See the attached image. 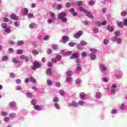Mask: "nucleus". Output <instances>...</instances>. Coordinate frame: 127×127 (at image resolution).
Masks as SVG:
<instances>
[{"instance_id":"1","label":"nucleus","mask_w":127,"mask_h":127,"mask_svg":"<svg viewBox=\"0 0 127 127\" xmlns=\"http://www.w3.org/2000/svg\"><path fill=\"white\" fill-rule=\"evenodd\" d=\"M67 13L66 12H61L59 15L58 17L59 19L62 20V22H67L68 19L66 18Z\"/></svg>"},{"instance_id":"2","label":"nucleus","mask_w":127,"mask_h":127,"mask_svg":"<svg viewBox=\"0 0 127 127\" xmlns=\"http://www.w3.org/2000/svg\"><path fill=\"white\" fill-rule=\"evenodd\" d=\"M40 67H41V64L38 62L35 61L34 63L33 66L32 67V69L36 70V68H40Z\"/></svg>"},{"instance_id":"3","label":"nucleus","mask_w":127,"mask_h":127,"mask_svg":"<svg viewBox=\"0 0 127 127\" xmlns=\"http://www.w3.org/2000/svg\"><path fill=\"white\" fill-rule=\"evenodd\" d=\"M82 34H83V32L81 31H80L77 33V34H75L74 36V38L77 39L80 37V36H82Z\"/></svg>"},{"instance_id":"4","label":"nucleus","mask_w":127,"mask_h":127,"mask_svg":"<svg viewBox=\"0 0 127 127\" xmlns=\"http://www.w3.org/2000/svg\"><path fill=\"white\" fill-rule=\"evenodd\" d=\"M74 107L75 108H77L78 107V104H77L76 102H72L71 103H69L68 105V107L70 108V107Z\"/></svg>"},{"instance_id":"5","label":"nucleus","mask_w":127,"mask_h":127,"mask_svg":"<svg viewBox=\"0 0 127 127\" xmlns=\"http://www.w3.org/2000/svg\"><path fill=\"white\" fill-rule=\"evenodd\" d=\"M78 57H79V54L78 53H75L70 57V59H77Z\"/></svg>"},{"instance_id":"6","label":"nucleus","mask_w":127,"mask_h":127,"mask_svg":"<svg viewBox=\"0 0 127 127\" xmlns=\"http://www.w3.org/2000/svg\"><path fill=\"white\" fill-rule=\"evenodd\" d=\"M69 11L73 14V16H77L78 13L77 12H75V9L71 8L69 9Z\"/></svg>"},{"instance_id":"7","label":"nucleus","mask_w":127,"mask_h":127,"mask_svg":"<svg viewBox=\"0 0 127 127\" xmlns=\"http://www.w3.org/2000/svg\"><path fill=\"white\" fill-rule=\"evenodd\" d=\"M63 40H64V43H66L69 41V37L67 36H64L62 37Z\"/></svg>"},{"instance_id":"8","label":"nucleus","mask_w":127,"mask_h":127,"mask_svg":"<svg viewBox=\"0 0 127 127\" xmlns=\"http://www.w3.org/2000/svg\"><path fill=\"white\" fill-rule=\"evenodd\" d=\"M10 18L11 19H13L14 20H17L18 19V18L17 17V16L15 14L12 13L10 15Z\"/></svg>"},{"instance_id":"9","label":"nucleus","mask_w":127,"mask_h":127,"mask_svg":"<svg viewBox=\"0 0 127 127\" xmlns=\"http://www.w3.org/2000/svg\"><path fill=\"white\" fill-rule=\"evenodd\" d=\"M85 13H86V16H88V17H89L90 18H94V16L92 14H91V12L86 11Z\"/></svg>"},{"instance_id":"10","label":"nucleus","mask_w":127,"mask_h":127,"mask_svg":"<svg viewBox=\"0 0 127 127\" xmlns=\"http://www.w3.org/2000/svg\"><path fill=\"white\" fill-rule=\"evenodd\" d=\"M80 97L82 100H85V97H86V94L84 92H81L80 94Z\"/></svg>"},{"instance_id":"11","label":"nucleus","mask_w":127,"mask_h":127,"mask_svg":"<svg viewBox=\"0 0 127 127\" xmlns=\"http://www.w3.org/2000/svg\"><path fill=\"white\" fill-rule=\"evenodd\" d=\"M47 75H48L49 76H51V75L52 74V69H51V68H48L47 70Z\"/></svg>"},{"instance_id":"12","label":"nucleus","mask_w":127,"mask_h":127,"mask_svg":"<svg viewBox=\"0 0 127 127\" xmlns=\"http://www.w3.org/2000/svg\"><path fill=\"white\" fill-rule=\"evenodd\" d=\"M100 69L103 71H107V67L104 64H101L100 65Z\"/></svg>"},{"instance_id":"13","label":"nucleus","mask_w":127,"mask_h":127,"mask_svg":"<svg viewBox=\"0 0 127 127\" xmlns=\"http://www.w3.org/2000/svg\"><path fill=\"white\" fill-rule=\"evenodd\" d=\"M90 56L92 60H95V59H96V55H95V54L91 53Z\"/></svg>"},{"instance_id":"14","label":"nucleus","mask_w":127,"mask_h":127,"mask_svg":"<svg viewBox=\"0 0 127 127\" xmlns=\"http://www.w3.org/2000/svg\"><path fill=\"white\" fill-rule=\"evenodd\" d=\"M107 30H109L110 32H112V31H114V28L111 26H107Z\"/></svg>"},{"instance_id":"15","label":"nucleus","mask_w":127,"mask_h":127,"mask_svg":"<svg viewBox=\"0 0 127 127\" xmlns=\"http://www.w3.org/2000/svg\"><path fill=\"white\" fill-rule=\"evenodd\" d=\"M118 27H120V28H122L124 26V24L123 23V22H120L118 23Z\"/></svg>"},{"instance_id":"16","label":"nucleus","mask_w":127,"mask_h":127,"mask_svg":"<svg viewBox=\"0 0 127 127\" xmlns=\"http://www.w3.org/2000/svg\"><path fill=\"white\" fill-rule=\"evenodd\" d=\"M35 26V23H31L29 25V28H34V27Z\"/></svg>"},{"instance_id":"17","label":"nucleus","mask_w":127,"mask_h":127,"mask_svg":"<svg viewBox=\"0 0 127 127\" xmlns=\"http://www.w3.org/2000/svg\"><path fill=\"white\" fill-rule=\"evenodd\" d=\"M9 106L11 107H15L16 104L14 102H11L9 103Z\"/></svg>"},{"instance_id":"18","label":"nucleus","mask_w":127,"mask_h":127,"mask_svg":"<svg viewBox=\"0 0 127 127\" xmlns=\"http://www.w3.org/2000/svg\"><path fill=\"white\" fill-rule=\"evenodd\" d=\"M72 54V52L71 51H68L66 53H64V56H70Z\"/></svg>"},{"instance_id":"19","label":"nucleus","mask_w":127,"mask_h":127,"mask_svg":"<svg viewBox=\"0 0 127 127\" xmlns=\"http://www.w3.org/2000/svg\"><path fill=\"white\" fill-rule=\"evenodd\" d=\"M122 16H126L127 15V11H123L121 14Z\"/></svg>"},{"instance_id":"20","label":"nucleus","mask_w":127,"mask_h":127,"mask_svg":"<svg viewBox=\"0 0 127 127\" xmlns=\"http://www.w3.org/2000/svg\"><path fill=\"white\" fill-rule=\"evenodd\" d=\"M8 60V57L7 56H4L2 58V61H6Z\"/></svg>"},{"instance_id":"21","label":"nucleus","mask_w":127,"mask_h":127,"mask_svg":"<svg viewBox=\"0 0 127 127\" xmlns=\"http://www.w3.org/2000/svg\"><path fill=\"white\" fill-rule=\"evenodd\" d=\"M1 27L2 28H4V29H5L7 27V25H6V24L3 23L1 24Z\"/></svg>"},{"instance_id":"22","label":"nucleus","mask_w":127,"mask_h":127,"mask_svg":"<svg viewBox=\"0 0 127 127\" xmlns=\"http://www.w3.org/2000/svg\"><path fill=\"white\" fill-rule=\"evenodd\" d=\"M15 116H16V114H15L14 113H10L9 114V116L11 118H14Z\"/></svg>"},{"instance_id":"23","label":"nucleus","mask_w":127,"mask_h":127,"mask_svg":"<svg viewBox=\"0 0 127 127\" xmlns=\"http://www.w3.org/2000/svg\"><path fill=\"white\" fill-rule=\"evenodd\" d=\"M24 44V43L22 41H19L17 42V45H19V46L23 45Z\"/></svg>"},{"instance_id":"24","label":"nucleus","mask_w":127,"mask_h":127,"mask_svg":"<svg viewBox=\"0 0 127 127\" xmlns=\"http://www.w3.org/2000/svg\"><path fill=\"white\" fill-rule=\"evenodd\" d=\"M34 109H35V110H37V111H40V107H39L38 105L34 106Z\"/></svg>"},{"instance_id":"25","label":"nucleus","mask_w":127,"mask_h":127,"mask_svg":"<svg viewBox=\"0 0 127 127\" xmlns=\"http://www.w3.org/2000/svg\"><path fill=\"white\" fill-rule=\"evenodd\" d=\"M66 75L67 76H72V75H73V72L71 71H68L66 72Z\"/></svg>"},{"instance_id":"26","label":"nucleus","mask_w":127,"mask_h":127,"mask_svg":"<svg viewBox=\"0 0 127 127\" xmlns=\"http://www.w3.org/2000/svg\"><path fill=\"white\" fill-rule=\"evenodd\" d=\"M56 58L58 60L60 61L61 59H62V56H61L60 55H57Z\"/></svg>"},{"instance_id":"27","label":"nucleus","mask_w":127,"mask_h":127,"mask_svg":"<svg viewBox=\"0 0 127 127\" xmlns=\"http://www.w3.org/2000/svg\"><path fill=\"white\" fill-rule=\"evenodd\" d=\"M66 82H70L72 81V77H66Z\"/></svg>"},{"instance_id":"28","label":"nucleus","mask_w":127,"mask_h":127,"mask_svg":"<svg viewBox=\"0 0 127 127\" xmlns=\"http://www.w3.org/2000/svg\"><path fill=\"white\" fill-rule=\"evenodd\" d=\"M30 79L32 83H33L34 84H35L36 83V80H35V79H34V78L30 77Z\"/></svg>"},{"instance_id":"29","label":"nucleus","mask_w":127,"mask_h":127,"mask_svg":"<svg viewBox=\"0 0 127 127\" xmlns=\"http://www.w3.org/2000/svg\"><path fill=\"white\" fill-rule=\"evenodd\" d=\"M53 101L54 102H55V103H58V102H59L58 97H54V98L53 99Z\"/></svg>"},{"instance_id":"30","label":"nucleus","mask_w":127,"mask_h":127,"mask_svg":"<svg viewBox=\"0 0 127 127\" xmlns=\"http://www.w3.org/2000/svg\"><path fill=\"white\" fill-rule=\"evenodd\" d=\"M3 120L5 122V123H7V122H9V117H6L4 118Z\"/></svg>"},{"instance_id":"31","label":"nucleus","mask_w":127,"mask_h":127,"mask_svg":"<svg viewBox=\"0 0 127 127\" xmlns=\"http://www.w3.org/2000/svg\"><path fill=\"white\" fill-rule=\"evenodd\" d=\"M52 48L54 49V50H57V49H58V46L57 45H54Z\"/></svg>"},{"instance_id":"32","label":"nucleus","mask_w":127,"mask_h":127,"mask_svg":"<svg viewBox=\"0 0 127 127\" xmlns=\"http://www.w3.org/2000/svg\"><path fill=\"white\" fill-rule=\"evenodd\" d=\"M31 104L33 105V106H35L36 104V100L35 99H33L31 102Z\"/></svg>"},{"instance_id":"33","label":"nucleus","mask_w":127,"mask_h":127,"mask_svg":"<svg viewBox=\"0 0 127 127\" xmlns=\"http://www.w3.org/2000/svg\"><path fill=\"white\" fill-rule=\"evenodd\" d=\"M47 83L49 85V86H52L53 84V83L50 80H48Z\"/></svg>"},{"instance_id":"34","label":"nucleus","mask_w":127,"mask_h":127,"mask_svg":"<svg viewBox=\"0 0 127 127\" xmlns=\"http://www.w3.org/2000/svg\"><path fill=\"white\" fill-rule=\"evenodd\" d=\"M0 115L2 117H5V116H7V114L6 113V112H1Z\"/></svg>"},{"instance_id":"35","label":"nucleus","mask_w":127,"mask_h":127,"mask_svg":"<svg viewBox=\"0 0 127 127\" xmlns=\"http://www.w3.org/2000/svg\"><path fill=\"white\" fill-rule=\"evenodd\" d=\"M68 45L70 46V47H74L75 43L73 42H70L69 43Z\"/></svg>"},{"instance_id":"36","label":"nucleus","mask_w":127,"mask_h":127,"mask_svg":"<svg viewBox=\"0 0 127 127\" xmlns=\"http://www.w3.org/2000/svg\"><path fill=\"white\" fill-rule=\"evenodd\" d=\"M28 13V9L25 8L24 9V14H27Z\"/></svg>"},{"instance_id":"37","label":"nucleus","mask_w":127,"mask_h":127,"mask_svg":"<svg viewBox=\"0 0 127 127\" xmlns=\"http://www.w3.org/2000/svg\"><path fill=\"white\" fill-rule=\"evenodd\" d=\"M60 94L61 96H64V95H65V91L61 90H60Z\"/></svg>"},{"instance_id":"38","label":"nucleus","mask_w":127,"mask_h":127,"mask_svg":"<svg viewBox=\"0 0 127 127\" xmlns=\"http://www.w3.org/2000/svg\"><path fill=\"white\" fill-rule=\"evenodd\" d=\"M80 43L83 46L87 45V42H86L85 41H81Z\"/></svg>"},{"instance_id":"39","label":"nucleus","mask_w":127,"mask_h":127,"mask_svg":"<svg viewBox=\"0 0 127 127\" xmlns=\"http://www.w3.org/2000/svg\"><path fill=\"white\" fill-rule=\"evenodd\" d=\"M17 52V54H22V53H23V51H22V50H18Z\"/></svg>"},{"instance_id":"40","label":"nucleus","mask_w":127,"mask_h":127,"mask_svg":"<svg viewBox=\"0 0 127 127\" xmlns=\"http://www.w3.org/2000/svg\"><path fill=\"white\" fill-rule=\"evenodd\" d=\"M5 32H6V33H10L11 31L9 30V28H6L4 29Z\"/></svg>"},{"instance_id":"41","label":"nucleus","mask_w":127,"mask_h":127,"mask_svg":"<svg viewBox=\"0 0 127 127\" xmlns=\"http://www.w3.org/2000/svg\"><path fill=\"white\" fill-rule=\"evenodd\" d=\"M90 51L91 52H93V54H95V53H97V50L96 49H91Z\"/></svg>"},{"instance_id":"42","label":"nucleus","mask_w":127,"mask_h":127,"mask_svg":"<svg viewBox=\"0 0 127 127\" xmlns=\"http://www.w3.org/2000/svg\"><path fill=\"white\" fill-rule=\"evenodd\" d=\"M115 34L116 37H118V36H120V32H119V31H117L115 33Z\"/></svg>"},{"instance_id":"43","label":"nucleus","mask_w":127,"mask_h":127,"mask_svg":"<svg viewBox=\"0 0 127 127\" xmlns=\"http://www.w3.org/2000/svg\"><path fill=\"white\" fill-rule=\"evenodd\" d=\"M76 71H82V67H81V66H78L76 68Z\"/></svg>"},{"instance_id":"44","label":"nucleus","mask_w":127,"mask_h":127,"mask_svg":"<svg viewBox=\"0 0 127 127\" xmlns=\"http://www.w3.org/2000/svg\"><path fill=\"white\" fill-rule=\"evenodd\" d=\"M93 32L94 33H98V32H99V29H98V28H94Z\"/></svg>"},{"instance_id":"45","label":"nucleus","mask_w":127,"mask_h":127,"mask_svg":"<svg viewBox=\"0 0 127 127\" xmlns=\"http://www.w3.org/2000/svg\"><path fill=\"white\" fill-rule=\"evenodd\" d=\"M20 59L21 60H24L25 59V56L22 55L20 56Z\"/></svg>"},{"instance_id":"46","label":"nucleus","mask_w":127,"mask_h":127,"mask_svg":"<svg viewBox=\"0 0 127 127\" xmlns=\"http://www.w3.org/2000/svg\"><path fill=\"white\" fill-rule=\"evenodd\" d=\"M12 62H13V63H15V64H16L19 62L17 61L16 60V59H15V58H13L12 59Z\"/></svg>"},{"instance_id":"47","label":"nucleus","mask_w":127,"mask_h":127,"mask_svg":"<svg viewBox=\"0 0 127 127\" xmlns=\"http://www.w3.org/2000/svg\"><path fill=\"white\" fill-rule=\"evenodd\" d=\"M81 55L82 56H83V57H86L87 54L86 53V52H82V53L81 54Z\"/></svg>"},{"instance_id":"48","label":"nucleus","mask_w":127,"mask_h":127,"mask_svg":"<svg viewBox=\"0 0 127 127\" xmlns=\"http://www.w3.org/2000/svg\"><path fill=\"white\" fill-rule=\"evenodd\" d=\"M79 9L81 11H83V12H84L85 13L87 11V10H86L84 8H83V7H80Z\"/></svg>"},{"instance_id":"49","label":"nucleus","mask_w":127,"mask_h":127,"mask_svg":"<svg viewBox=\"0 0 127 127\" xmlns=\"http://www.w3.org/2000/svg\"><path fill=\"white\" fill-rule=\"evenodd\" d=\"M28 17H29V18H31L32 17H33V14L32 13H29L28 16H27Z\"/></svg>"},{"instance_id":"50","label":"nucleus","mask_w":127,"mask_h":127,"mask_svg":"<svg viewBox=\"0 0 127 127\" xmlns=\"http://www.w3.org/2000/svg\"><path fill=\"white\" fill-rule=\"evenodd\" d=\"M101 94L100 92L96 93V97L97 98H101Z\"/></svg>"},{"instance_id":"51","label":"nucleus","mask_w":127,"mask_h":127,"mask_svg":"<svg viewBox=\"0 0 127 127\" xmlns=\"http://www.w3.org/2000/svg\"><path fill=\"white\" fill-rule=\"evenodd\" d=\"M32 54H38V52L37 51L34 50L32 51Z\"/></svg>"},{"instance_id":"52","label":"nucleus","mask_w":127,"mask_h":127,"mask_svg":"<svg viewBox=\"0 0 127 127\" xmlns=\"http://www.w3.org/2000/svg\"><path fill=\"white\" fill-rule=\"evenodd\" d=\"M48 39H49V36L48 35H46L44 38V40L47 41V40H48Z\"/></svg>"},{"instance_id":"53","label":"nucleus","mask_w":127,"mask_h":127,"mask_svg":"<svg viewBox=\"0 0 127 127\" xmlns=\"http://www.w3.org/2000/svg\"><path fill=\"white\" fill-rule=\"evenodd\" d=\"M78 104L80 106H83V105H84V102H83V101H78Z\"/></svg>"},{"instance_id":"54","label":"nucleus","mask_w":127,"mask_h":127,"mask_svg":"<svg viewBox=\"0 0 127 127\" xmlns=\"http://www.w3.org/2000/svg\"><path fill=\"white\" fill-rule=\"evenodd\" d=\"M76 84H80L81 83V80L80 79H77L75 81Z\"/></svg>"},{"instance_id":"55","label":"nucleus","mask_w":127,"mask_h":127,"mask_svg":"<svg viewBox=\"0 0 127 127\" xmlns=\"http://www.w3.org/2000/svg\"><path fill=\"white\" fill-rule=\"evenodd\" d=\"M58 9L59 10H60V9H61V8H62V5H61V4H59L58 5Z\"/></svg>"},{"instance_id":"56","label":"nucleus","mask_w":127,"mask_h":127,"mask_svg":"<svg viewBox=\"0 0 127 127\" xmlns=\"http://www.w3.org/2000/svg\"><path fill=\"white\" fill-rule=\"evenodd\" d=\"M55 107L58 109H60V107H59V104H58V103L55 104Z\"/></svg>"},{"instance_id":"57","label":"nucleus","mask_w":127,"mask_h":127,"mask_svg":"<svg viewBox=\"0 0 127 127\" xmlns=\"http://www.w3.org/2000/svg\"><path fill=\"white\" fill-rule=\"evenodd\" d=\"M65 6H66V7H67V8L70 7L71 6V4H70L69 2H67L65 4Z\"/></svg>"},{"instance_id":"58","label":"nucleus","mask_w":127,"mask_h":127,"mask_svg":"<svg viewBox=\"0 0 127 127\" xmlns=\"http://www.w3.org/2000/svg\"><path fill=\"white\" fill-rule=\"evenodd\" d=\"M16 84H20V83H21V81L20 80V79H17L16 80Z\"/></svg>"},{"instance_id":"59","label":"nucleus","mask_w":127,"mask_h":127,"mask_svg":"<svg viewBox=\"0 0 127 127\" xmlns=\"http://www.w3.org/2000/svg\"><path fill=\"white\" fill-rule=\"evenodd\" d=\"M8 20H9L8 18L6 17L4 18L3 19L4 22H8Z\"/></svg>"},{"instance_id":"60","label":"nucleus","mask_w":127,"mask_h":127,"mask_svg":"<svg viewBox=\"0 0 127 127\" xmlns=\"http://www.w3.org/2000/svg\"><path fill=\"white\" fill-rule=\"evenodd\" d=\"M51 53H52V50H51V49H49L47 51V54L50 55Z\"/></svg>"},{"instance_id":"61","label":"nucleus","mask_w":127,"mask_h":127,"mask_svg":"<svg viewBox=\"0 0 127 127\" xmlns=\"http://www.w3.org/2000/svg\"><path fill=\"white\" fill-rule=\"evenodd\" d=\"M77 5H82V4H83V2H82V1H79L77 2Z\"/></svg>"},{"instance_id":"62","label":"nucleus","mask_w":127,"mask_h":127,"mask_svg":"<svg viewBox=\"0 0 127 127\" xmlns=\"http://www.w3.org/2000/svg\"><path fill=\"white\" fill-rule=\"evenodd\" d=\"M108 43H109V41H108L106 39L104 40V41H103L104 44H108Z\"/></svg>"},{"instance_id":"63","label":"nucleus","mask_w":127,"mask_h":127,"mask_svg":"<svg viewBox=\"0 0 127 127\" xmlns=\"http://www.w3.org/2000/svg\"><path fill=\"white\" fill-rule=\"evenodd\" d=\"M124 108H125V104H124L122 103V104H121V110H123Z\"/></svg>"},{"instance_id":"64","label":"nucleus","mask_w":127,"mask_h":127,"mask_svg":"<svg viewBox=\"0 0 127 127\" xmlns=\"http://www.w3.org/2000/svg\"><path fill=\"white\" fill-rule=\"evenodd\" d=\"M124 25L127 26V18L125 19L124 21Z\"/></svg>"}]
</instances>
